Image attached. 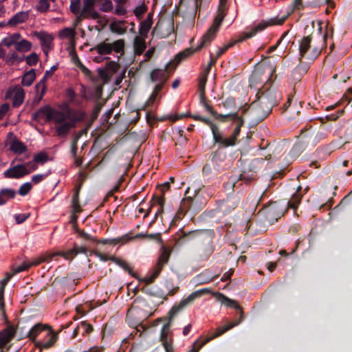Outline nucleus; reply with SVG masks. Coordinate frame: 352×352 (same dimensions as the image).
Segmentation results:
<instances>
[{
    "label": "nucleus",
    "instance_id": "f257e3e1",
    "mask_svg": "<svg viewBox=\"0 0 352 352\" xmlns=\"http://www.w3.org/2000/svg\"><path fill=\"white\" fill-rule=\"evenodd\" d=\"M226 0H220V4L219 6L218 12L217 15L214 16L212 25L204 34L201 38V43L197 46L196 48H186L184 50L179 52L175 56L173 61L168 63L165 66V70H168L170 67L173 66V68H175L176 66L182 61L186 59L190 56L192 55L196 52L200 50L202 47L206 45H210L212 41L216 37L217 33L219 30L223 18L226 16L225 13V3Z\"/></svg>",
    "mask_w": 352,
    "mask_h": 352
},
{
    "label": "nucleus",
    "instance_id": "f03ea898",
    "mask_svg": "<svg viewBox=\"0 0 352 352\" xmlns=\"http://www.w3.org/2000/svg\"><path fill=\"white\" fill-rule=\"evenodd\" d=\"M319 41L318 43L311 45L312 35L303 36L299 41V60L302 58H307L311 61L315 60L323 49L327 48V41L328 38H332L333 34V28H329L328 24L325 26V30H322V24L319 23Z\"/></svg>",
    "mask_w": 352,
    "mask_h": 352
},
{
    "label": "nucleus",
    "instance_id": "7ed1b4c3",
    "mask_svg": "<svg viewBox=\"0 0 352 352\" xmlns=\"http://www.w3.org/2000/svg\"><path fill=\"white\" fill-rule=\"evenodd\" d=\"M210 293L208 288H202L192 292L186 298L182 300L179 304L175 305L168 311V321L162 327L160 333V340L166 352H173L172 345L173 339L168 338V333L171 326V321L175 316L188 305L192 304L196 299L203 295Z\"/></svg>",
    "mask_w": 352,
    "mask_h": 352
},
{
    "label": "nucleus",
    "instance_id": "20e7f679",
    "mask_svg": "<svg viewBox=\"0 0 352 352\" xmlns=\"http://www.w3.org/2000/svg\"><path fill=\"white\" fill-rule=\"evenodd\" d=\"M286 19V16H283L280 19L271 18L267 21H263L261 23L256 24L254 27L251 28L250 31H248L243 34V36H241L240 38L236 41H231L228 44L225 45L223 47L219 48L215 58L218 59L222 54H223L228 49L233 47L236 43L243 41L247 38H252L254 35H256L258 32L263 31L265 28L269 26L274 25H282Z\"/></svg>",
    "mask_w": 352,
    "mask_h": 352
},
{
    "label": "nucleus",
    "instance_id": "39448f33",
    "mask_svg": "<svg viewBox=\"0 0 352 352\" xmlns=\"http://www.w3.org/2000/svg\"><path fill=\"white\" fill-rule=\"evenodd\" d=\"M271 158V155L268 154L265 158H254L251 160L247 166H244L242 173L239 175V177H230L226 185L231 187L232 189L236 186L239 180L243 181L248 183L254 179V174L262 168L265 160Z\"/></svg>",
    "mask_w": 352,
    "mask_h": 352
},
{
    "label": "nucleus",
    "instance_id": "423d86ee",
    "mask_svg": "<svg viewBox=\"0 0 352 352\" xmlns=\"http://www.w3.org/2000/svg\"><path fill=\"white\" fill-rule=\"evenodd\" d=\"M228 120L236 122V126L229 137H223V135L220 133L219 129L214 128V130L212 129V137L214 142L219 144V148L220 149L222 147L227 148L236 145L238 137L241 132V128L244 124V120L238 114L237 118H228Z\"/></svg>",
    "mask_w": 352,
    "mask_h": 352
},
{
    "label": "nucleus",
    "instance_id": "0eeeda50",
    "mask_svg": "<svg viewBox=\"0 0 352 352\" xmlns=\"http://www.w3.org/2000/svg\"><path fill=\"white\" fill-rule=\"evenodd\" d=\"M256 97V100L272 111V108L278 104L282 98V94L278 90L273 88L271 82H270L258 89Z\"/></svg>",
    "mask_w": 352,
    "mask_h": 352
},
{
    "label": "nucleus",
    "instance_id": "6e6552de",
    "mask_svg": "<svg viewBox=\"0 0 352 352\" xmlns=\"http://www.w3.org/2000/svg\"><path fill=\"white\" fill-rule=\"evenodd\" d=\"M271 111L270 109H268L255 100L251 103L248 109L243 111V113L248 114L253 122L258 124L265 119Z\"/></svg>",
    "mask_w": 352,
    "mask_h": 352
},
{
    "label": "nucleus",
    "instance_id": "1a4fd4ad",
    "mask_svg": "<svg viewBox=\"0 0 352 352\" xmlns=\"http://www.w3.org/2000/svg\"><path fill=\"white\" fill-rule=\"evenodd\" d=\"M106 39L104 41L101 42L91 49V52L96 51L100 55H108L113 51L117 54L122 55L124 54V41L119 39L114 41L113 43H107Z\"/></svg>",
    "mask_w": 352,
    "mask_h": 352
},
{
    "label": "nucleus",
    "instance_id": "9d476101",
    "mask_svg": "<svg viewBox=\"0 0 352 352\" xmlns=\"http://www.w3.org/2000/svg\"><path fill=\"white\" fill-rule=\"evenodd\" d=\"M285 212V206L281 205L278 201L270 203L263 208V213L265 214V220L271 225L277 221Z\"/></svg>",
    "mask_w": 352,
    "mask_h": 352
},
{
    "label": "nucleus",
    "instance_id": "9b49d317",
    "mask_svg": "<svg viewBox=\"0 0 352 352\" xmlns=\"http://www.w3.org/2000/svg\"><path fill=\"white\" fill-rule=\"evenodd\" d=\"M16 161L22 162L23 159L15 157L14 160L11 162L10 167L6 170L3 173V175L5 178L20 179L29 175V172L21 164L14 165Z\"/></svg>",
    "mask_w": 352,
    "mask_h": 352
},
{
    "label": "nucleus",
    "instance_id": "f8f14e48",
    "mask_svg": "<svg viewBox=\"0 0 352 352\" xmlns=\"http://www.w3.org/2000/svg\"><path fill=\"white\" fill-rule=\"evenodd\" d=\"M239 204V198L236 196L228 197L219 201L217 209L223 214L230 213Z\"/></svg>",
    "mask_w": 352,
    "mask_h": 352
},
{
    "label": "nucleus",
    "instance_id": "ddd939ff",
    "mask_svg": "<svg viewBox=\"0 0 352 352\" xmlns=\"http://www.w3.org/2000/svg\"><path fill=\"white\" fill-rule=\"evenodd\" d=\"M217 298L218 300L223 305L228 306V307H232V308H234L236 309H238L239 311V314H240V316H239V318L237 321L236 322H231L228 324H227L226 326H229L230 324H236L234 327L238 325L240 322H241V321L243 320V312L241 309V307H240V305H239V304L236 302V301L232 300V299H230L228 297L226 296L224 294H221V293H217ZM226 325H224L223 327H225Z\"/></svg>",
    "mask_w": 352,
    "mask_h": 352
},
{
    "label": "nucleus",
    "instance_id": "4468645a",
    "mask_svg": "<svg viewBox=\"0 0 352 352\" xmlns=\"http://www.w3.org/2000/svg\"><path fill=\"white\" fill-rule=\"evenodd\" d=\"M226 153L218 148L212 155L211 162L213 166L214 174H217L224 169L222 163L226 160Z\"/></svg>",
    "mask_w": 352,
    "mask_h": 352
},
{
    "label": "nucleus",
    "instance_id": "2eb2a0df",
    "mask_svg": "<svg viewBox=\"0 0 352 352\" xmlns=\"http://www.w3.org/2000/svg\"><path fill=\"white\" fill-rule=\"evenodd\" d=\"M235 324H230L229 326L218 327L216 329L215 332L211 336L207 337L197 348H196V346H195V344L196 343H194L192 348L188 352H198L199 351V349L203 346H204L206 344H207L208 342H209L212 340H213V339H214V338H216L223 335L227 331H228L230 329L233 328Z\"/></svg>",
    "mask_w": 352,
    "mask_h": 352
},
{
    "label": "nucleus",
    "instance_id": "dca6fc26",
    "mask_svg": "<svg viewBox=\"0 0 352 352\" xmlns=\"http://www.w3.org/2000/svg\"><path fill=\"white\" fill-rule=\"evenodd\" d=\"M34 35L40 40L42 50L45 54L47 55L48 52L52 48L53 36L45 32H36Z\"/></svg>",
    "mask_w": 352,
    "mask_h": 352
},
{
    "label": "nucleus",
    "instance_id": "f3484780",
    "mask_svg": "<svg viewBox=\"0 0 352 352\" xmlns=\"http://www.w3.org/2000/svg\"><path fill=\"white\" fill-rule=\"evenodd\" d=\"M201 102L203 103L205 109L206 111L210 113L213 117H214L215 119L221 121V122H226L228 121V118H237V112L230 113L228 114H221L217 113L216 111H214L212 106L208 104L206 99L204 100H200Z\"/></svg>",
    "mask_w": 352,
    "mask_h": 352
},
{
    "label": "nucleus",
    "instance_id": "a211bd4d",
    "mask_svg": "<svg viewBox=\"0 0 352 352\" xmlns=\"http://www.w3.org/2000/svg\"><path fill=\"white\" fill-rule=\"evenodd\" d=\"M16 333V329L12 326H9L0 332V344L4 347L14 338Z\"/></svg>",
    "mask_w": 352,
    "mask_h": 352
},
{
    "label": "nucleus",
    "instance_id": "6ab92c4d",
    "mask_svg": "<svg viewBox=\"0 0 352 352\" xmlns=\"http://www.w3.org/2000/svg\"><path fill=\"white\" fill-rule=\"evenodd\" d=\"M170 252L171 251L165 246L162 247L160 255L155 266L156 269H160V272L162 271L164 265H166L169 261Z\"/></svg>",
    "mask_w": 352,
    "mask_h": 352
},
{
    "label": "nucleus",
    "instance_id": "aec40b11",
    "mask_svg": "<svg viewBox=\"0 0 352 352\" xmlns=\"http://www.w3.org/2000/svg\"><path fill=\"white\" fill-rule=\"evenodd\" d=\"M153 13H148L145 20L140 23L139 34L142 37L147 38L148 33L153 24Z\"/></svg>",
    "mask_w": 352,
    "mask_h": 352
},
{
    "label": "nucleus",
    "instance_id": "412c9836",
    "mask_svg": "<svg viewBox=\"0 0 352 352\" xmlns=\"http://www.w3.org/2000/svg\"><path fill=\"white\" fill-rule=\"evenodd\" d=\"M46 336L47 337V340L46 341L41 342L38 341L36 342V346L38 348H40L41 351L43 349H49L51 346L54 345V344L56 341V336L52 332V331L50 329V331H47Z\"/></svg>",
    "mask_w": 352,
    "mask_h": 352
},
{
    "label": "nucleus",
    "instance_id": "4be33fe9",
    "mask_svg": "<svg viewBox=\"0 0 352 352\" xmlns=\"http://www.w3.org/2000/svg\"><path fill=\"white\" fill-rule=\"evenodd\" d=\"M67 120V116L65 113L54 110L50 107V112L48 113L47 121L53 120L56 124L63 123Z\"/></svg>",
    "mask_w": 352,
    "mask_h": 352
},
{
    "label": "nucleus",
    "instance_id": "5701e85b",
    "mask_svg": "<svg viewBox=\"0 0 352 352\" xmlns=\"http://www.w3.org/2000/svg\"><path fill=\"white\" fill-rule=\"evenodd\" d=\"M10 150L16 154H23L28 150V147L16 138H13L10 142Z\"/></svg>",
    "mask_w": 352,
    "mask_h": 352
},
{
    "label": "nucleus",
    "instance_id": "b1692460",
    "mask_svg": "<svg viewBox=\"0 0 352 352\" xmlns=\"http://www.w3.org/2000/svg\"><path fill=\"white\" fill-rule=\"evenodd\" d=\"M48 327L41 323H37L34 325L27 333V337L32 341H35L36 337L44 331Z\"/></svg>",
    "mask_w": 352,
    "mask_h": 352
},
{
    "label": "nucleus",
    "instance_id": "393cba45",
    "mask_svg": "<svg viewBox=\"0 0 352 352\" xmlns=\"http://www.w3.org/2000/svg\"><path fill=\"white\" fill-rule=\"evenodd\" d=\"M28 17V12H17L8 21L7 25L10 26H15L19 23H22L26 21Z\"/></svg>",
    "mask_w": 352,
    "mask_h": 352
},
{
    "label": "nucleus",
    "instance_id": "a878e982",
    "mask_svg": "<svg viewBox=\"0 0 352 352\" xmlns=\"http://www.w3.org/2000/svg\"><path fill=\"white\" fill-rule=\"evenodd\" d=\"M74 126L72 122H65L56 126V132L58 136L65 137L67 135L72 128Z\"/></svg>",
    "mask_w": 352,
    "mask_h": 352
},
{
    "label": "nucleus",
    "instance_id": "bb28decb",
    "mask_svg": "<svg viewBox=\"0 0 352 352\" xmlns=\"http://www.w3.org/2000/svg\"><path fill=\"white\" fill-rule=\"evenodd\" d=\"M16 195V191L11 188H2L0 190V206L6 204L9 199H14Z\"/></svg>",
    "mask_w": 352,
    "mask_h": 352
},
{
    "label": "nucleus",
    "instance_id": "cd10ccee",
    "mask_svg": "<svg viewBox=\"0 0 352 352\" xmlns=\"http://www.w3.org/2000/svg\"><path fill=\"white\" fill-rule=\"evenodd\" d=\"M144 37L135 36L133 42L134 51L136 54L140 55L146 49V42Z\"/></svg>",
    "mask_w": 352,
    "mask_h": 352
},
{
    "label": "nucleus",
    "instance_id": "c85d7f7f",
    "mask_svg": "<svg viewBox=\"0 0 352 352\" xmlns=\"http://www.w3.org/2000/svg\"><path fill=\"white\" fill-rule=\"evenodd\" d=\"M21 37V36L19 33H14L4 38L1 41V44L8 47H10L12 45H14L15 47Z\"/></svg>",
    "mask_w": 352,
    "mask_h": 352
},
{
    "label": "nucleus",
    "instance_id": "c756f323",
    "mask_svg": "<svg viewBox=\"0 0 352 352\" xmlns=\"http://www.w3.org/2000/svg\"><path fill=\"white\" fill-rule=\"evenodd\" d=\"M25 93L22 88L17 87L14 93L12 98V106L14 107H19L23 102Z\"/></svg>",
    "mask_w": 352,
    "mask_h": 352
},
{
    "label": "nucleus",
    "instance_id": "7c9ffc66",
    "mask_svg": "<svg viewBox=\"0 0 352 352\" xmlns=\"http://www.w3.org/2000/svg\"><path fill=\"white\" fill-rule=\"evenodd\" d=\"M195 201V198L192 199L191 197H187L184 201L182 203V206L179 208L177 213L175 214L176 217L178 219H181V216L184 214V209H186L188 210H191L192 207V204Z\"/></svg>",
    "mask_w": 352,
    "mask_h": 352
},
{
    "label": "nucleus",
    "instance_id": "2f4dec72",
    "mask_svg": "<svg viewBox=\"0 0 352 352\" xmlns=\"http://www.w3.org/2000/svg\"><path fill=\"white\" fill-rule=\"evenodd\" d=\"M131 238L128 237L127 235L122 236L121 237H118L115 239H104L101 240H96V241L98 243H101L102 245H107V244H111V245H116L119 243H123L128 241L130 240Z\"/></svg>",
    "mask_w": 352,
    "mask_h": 352
},
{
    "label": "nucleus",
    "instance_id": "473e14b6",
    "mask_svg": "<svg viewBox=\"0 0 352 352\" xmlns=\"http://www.w3.org/2000/svg\"><path fill=\"white\" fill-rule=\"evenodd\" d=\"M208 80V76L206 74H201L199 78L198 89L199 93L200 100H205V88Z\"/></svg>",
    "mask_w": 352,
    "mask_h": 352
},
{
    "label": "nucleus",
    "instance_id": "72a5a7b5",
    "mask_svg": "<svg viewBox=\"0 0 352 352\" xmlns=\"http://www.w3.org/2000/svg\"><path fill=\"white\" fill-rule=\"evenodd\" d=\"M74 193L72 199V210L74 212H80L82 211L81 206L80 205L79 192L80 187H75Z\"/></svg>",
    "mask_w": 352,
    "mask_h": 352
},
{
    "label": "nucleus",
    "instance_id": "f704fd0d",
    "mask_svg": "<svg viewBox=\"0 0 352 352\" xmlns=\"http://www.w3.org/2000/svg\"><path fill=\"white\" fill-rule=\"evenodd\" d=\"M36 78L35 70L34 69L25 72L22 77L21 84L23 86H30Z\"/></svg>",
    "mask_w": 352,
    "mask_h": 352
},
{
    "label": "nucleus",
    "instance_id": "c9c22d12",
    "mask_svg": "<svg viewBox=\"0 0 352 352\" xmlns=\"http://www.w3.org/2000/svg\"><path fill=\"white\" fill-rule=\"evenodd\" d=\"M50 112V106L46 105L40 108L38 111L33 113L32 119L36 122H40L41 118L44 116H46L47 120H48V113Z\"/></svg>",
    "mask_w": 352,
    "mask_h": 352
},
{
    "label": "nucleus",
    "instance_id": "e433bc0d",
    "mask_svg": "<svg viewBox=\"0 0 352 352\" xmlns=\"http://www.w3.org/2000/svg\"><path fill=\"white\" fill-rule=\"evenodd\" d=\"M94 5V0H83V6L80 13V16L83 18L87 17V14L92 12Z\"/></svg>",
    "mask_w": 352,
    "mask_h": 352
},
{
    "label": "nucleus",
    "instance_id": "4c0bfd02",
    "mask_svg": "<svg viewBox=\"0 0 352 352\" xmlns=\"http://www.w3.org/2000/svg\"><path fill=\"white\" fill-rule=\"evenodd\" d=\"M151 80L153 82H165L166 76L164 72L159 69H153L151 73Z\"/></svg>",
    "mask_w": 352,
    "mask_h": 352
},
{
    "label": "nucleus",
    "instance_id": "58836bf2",
    "mask_svg": "<svg viewBox=\"0 0 352 352\" xmlns=\"http://www.w3.org/2000/svg\"><path fill=\"white\" fill-rule=\"evenodd\" d=\"M113 262L122 267L124 271L127 272L132 276L135 277V274L133 272L132 267L124 260L115 257L113 258Z\"/></svg>",
    "mask_w": 352,
    "mask_h": 352
},
{
    "label": "nucleus",
    "instance_id": "ea45409f",
    "mask_svg": "<svg viewBox=\"0 0 352 352\" xmlns=\"http://www.w3.org/2000/svg\"><path fill=\"white\" fill-rule=\"evenodd\" d=\"M32 46V45L30 41L22 39L17 43L16 46H15V50L21 52H27L31 50Z\"/></svg>",
    "mask_w": 352,
    "mask_h": 352
},
{
    "label": "nucleus",
    "instance_id": "a19ab883",
    "mask_svg": "<svg viewBox=\"0 0 352 352\" xmlns=\"http://www.w3.org/2000/svg\"><path fill=\"white\" fill-rule=\"evenodd\" d=\"M56 254H58V256L63 257L65 260L72 261L73 260L76 255V250L74 246L73 248L68 250L67 251H58L56 252Z\"/></svg>",
    "mask_w": 352,
    "mask_h": 352
},
{
    "label": "nucleus",
    "instance_id": "79ce46f5",
    "mask_svg": "<svg viewBox=\"0 0 352 352\" xmlns=\"http://www.w3.org/2000/svg\"><path fill=\"white\" fill-rule=\"evenodd\" d=\"M25 56H19L16 52H12L7 55L6 61L8 65H12L16 63H21L23 61Z\"/></svg>",
    "mask_w": 352,
    "mask_h": 352
},
{
    "label": "nucleus",
    "instance_id": "37998d69",
    "mask_svg": "<svg viewBox=\"0 0 352 352\" xmlns=\"http://www.w3.org/2000/svg\"><path fill=\"white\" fill-rule=\"evenodd\" d=\"M309 69V65L307 63L302 62L300 60V63L294 69V74H299L300 76L305 75Z\"/></svg>",
    "mask_w": 352,
    "mask_h": 352
},
{
    "label": "nucleus",
    "instance_id": "c03bdc74",
    "mask_svg": "<svg viewBox=\"0 0 352 352\" xmlns=\"http://www.w3.org/2000/svg\"><path fill=\"white\" fill-rule=\"evenodd\" d=\"M6 287L0 285V310L4 320L8 321V318L6 314V304L4 300V292Z\"/></svg>",
    "mask_w": 352,
    "mask_h": 352
},
{
    "label": "nucleus",
    "instance_id": "a18cd8bd",
    "mask_svg": "<svg viewBox=\"0 0 352 352\" xmlns=\"http://www.w3.org/2000/svg\"><path fill=\"white\" fill-rule=\"evenodd\" d=\"M47 78H49L48 77H45V75L44 74V76L42 78V79L36 85V88L38 91H39L40 89H41V95H40V96L38 98V101H40L43 98V96H44V94L45 93V91H46L45 82H46Z\"/></svg>",
    "mask_w": 352,
    "mask_h": 352
},
{
    "label": "nucleus",
    "instance_id": "49530a36",
    "mask_svg": "<svg viewBox=\"0 0 352 352\" xmlns=\"http://www.w3.org/2000/svg\"><path fill=\"white\" fill-rule=\"evenodd\" d=\"M153 199H155L156 203L160 206L159 209L156 212L155 214V219H157L158 215L161 214L164 212V206L165 204V197H157L155 195H153Z\"/></svg>",
    "mask_w": 352,
    "mask_h": 352
},
{
    "label": "nucleus",
    "instance_id": "de8ad7c7",
    "mask_svg": "<svg viewBox=\"0 0 352 352\" xmlns=\"http://www.w3.org/2000/svg\"><path fill=\"white\" fill-rule=\"evenodd\" d=\"M160 273H161V272L160 271V269H156L155 267H154L153 274L151 276H149L148 277H144V278H142L140 280L142 282L145 283L146 285L151 284L158 277V276L160 275Z\"/></svg>",
    "mask_w": 352,
    "mask_h": 352
},
{
    "label": "nucleus",
    "instance_id": "09e8293b",
    "mask_svg": "<svg viewBox=\"0 0 352 352\" xmlns=\"http://www.w3.org/2000/svg\"><path fill=\"white\" fill-rule=\"evenodd\" d=\"M54 1L55 0H39L36 6V10L40 12H47L50 8V1Z\"/></svg>",
    "mask_w": 352,
    "mask_h": 352
},
{
    "label": "nucleus",
    "instance_id": "8fccbe9b",
    "mask_svg": "<svg viewBox=\"0 0 352 352\" xmlns=\"http://www.w3.org/2000/svg\"><path fill=\"white\" fill-rule=\"evenodd\" d=\"M301 198L302 196L300 195L294 193L292 195V200L287 201V207H289L295 210L297 208L298 204L300 202Z\"/></svg>",
    "mask_w": 352,
    "mask_h": 352
},
{
    "label": "nucleus",
    "instance_id": "3c124183",
    "mask_svg": "<svg viewBox=\"0 0 352 352\" xmlns=\"http://www.w3.org/2000/svg\"><path fill=\"white\" fill-rule=\"evenodd\" d=\"M48 160V155L45 152H40L34 156V162L41 164H45Z\"/></svg>",
    "mask_w": 352,
    "mask_h": 352
},
{
    "label": "nucleus",
    "instance_id": "603ef678",
    "mask_svg": "<svg viewBox=\"0 0 352 352\" xmlns=\"http://www.w3.org/2000/svg\"><path fill=\"white\" fill-rule=\"evenodd\" d=\"M192 118L196 120H199L204 124L208 125L212 131V129L214 130V128L219 129L218 126L214 124L209 118H204L200 116H192Z\"/></svg>",
    "mask_w": 352,
    "mask_h": 352
},
{
    "label": "nucleus",
    "instance_id": "864d4df0",
    "mask_svg": "<svg viewBox=\"0 0 352 352\" xmlns=\"http://www.w3.org/2000/svg\"><path fill=\"white\" fill-rule=\"evenodd\" d=\"M125 21H121L118 23L111 24V29L113 32H117L120 34H124L126 32V28H123L122 25L124 24Z\"/></svg>",
    "mask_w": 352,
    "mask_h": 352
},
{
    "label": "nucleus",
    "instance_id": "5fc2aeb1",
    "mask_svg": "<svg viewBox=\"0 0 352 352\" xmlns=\"http://www.w3.org/2000/svg\"><path fill=\"white\" fill-rule=\"evenodd\" d=\"M26 63L30 66H34L38 61V56L35 53L32 52L28 56H25Z\"/></svg>",
    "mask_w": 352,
    "mask_h": 352
},
{
    "label": "nucleus",
    "instance_id": "6e6d98bb",
    "mask_svg": "<svg viewBox=\"0 0 352 352\" xmlns=\"http://www.w3.org/2000/svg\"><path fill=\"white\" fill-rule=\"evenodd\" d=\"M32 188V185L30 182H26L23 184L19 189V194L21 196L27 195Z\"/></svg>",
    "mask_w": 352,
    "mask_h": 352
},
{
    "label": "nucleus",
    "instance_id": "4d7b16f0",
    "mask_svg": "<svg viewBox=\"0 0 352 352\" xmlns=\"http://www.w3.org/2000/svg\"><path fill=\"white\" fill-rule=\"evenodd\" d=\"M80 0H71L70 10L74 14L80 13Z\"/></svg>",
    "mask_w": 352,
    "mask_h": 352
},
{
    "label": "nucleus",
    "instance_id": "13d9d810",
    "mask_svg": "<svg viewBox=\"0 0 352 352\" xmlns=\"http://www.w3.org/2000/svg\"><path fill=\"white\" fill-rule=\"evenodd\" d=\"M79 327H80V330H82V334H89L94 330L91 324L87 323L85 321H82L80 323Z\"/></svg>",
    "mask_w": 352,
    "mask_h": 352
},
{
    "label": "nucleus",
    "instance_id": "bf43d9fd",
    "mask_svg": "<svg viewBox=\"0 0 352 352\" xmlns=\"http://www.w3.org/2000/svg\"><path fill=\"white\" fill-rule=\"evenodd\" d=\"M102 104L101 102H97L92 110L91 115V121H94L96 120L99 116V113L102 109Z\"/></svg>",
    "mask_w": 352,
    "mask_h": 352
},
{
    "label": "nucleus",
    "instance_id": "052dcab7",
    "mask_svg": "<svg viewBox=\"0 0 352 352\" xmlns=\"http://www.w3.org/2000/svg\"><path fill=\"white\" fill-rule=\"evenodd\" d=\"M140 236H146L149 239L156 241L159 243H162V239L161 237L160 233H155V234H138L135 237H140Z\"/></svg>",
    "mask_w": 352,
    "mask_h": 352
},
{
    "label": "nucleus",
    "instance_id": "680f3d73",
    "mask_svg": "<svg viewBox=\"0 0 352 352\" xmlns=\"http://www.w3.org/2000/svg\"><path fill=\"white\" fill-rule=\"evenodd\" d=\"M210 60L209 63H208L206 67L205 68L204 71L201 72V74H206L208 76L211 70V68L213 65H214L217 63V59L213 57L212 53L210 54Z\"/></svg>",
    "mask_w": 352,
    "mask_h": 352
},
{
    "label": "nucleus",
    "instance_id": "e2e57ef3",
    "mask_svg": "<svg viewBox=\"0 0 352 352\" xmlns=\"http://www.w3.org/2000/svg\"><path fill=\"white\" fill-rule=\"evenodd\" d=\"M147 8L144 5L138 6L134 10V14L138 19H141L143 14L146 12Z\"/></svg>",
    "mask_w": 352,
    "mask_h": 352
},
{
    "label": "nucleus",
    "instance_id": "0e129e2a",
    "mask_svg": "<svg viewBox=\"0 0 352 352\" xmlns=\"http://www.w3.org/2000/svg\"><path fill=\"white\" fill-rule=\"evenodd\" d=\"M80 139V135H75L72 141L71 144V153L74 157L76 156L78 150V141Z\"/></svg>",
    "mask_w": 352,
    "mask_h": 352
},
{
    "label": "nucleus",
    "instance_id": "69168bd1",
    "mask_svg": "<svg viewBox=\"0 0 352 352\" xmlns=\"http://www.w3.org/2000/svg\"><path fill=\"white\" fill-rule=\"evenodd\" d=\"M93 253L94 255L98 257L100 260L102 261H111L113 262V258H115V256H108L105 254H103L96 250H94Z\"/></svg>",
    "mask_w": 352,
    "mask_h": 352
},
{
    "label": "nucleus",
    "instance_id": "338daca9",
    "mask_svg": "<svg viewBox=\"0 0 352 352\" xmlns=\"http://www.w3.org/2000/svg\"><path fill=\"white\" fill-rule=\"evenodd\" d=\"M101 10L103 12H109L113 9V5L111 0H103L101 3Z\"/></svg>",
    "mask_w": 352,
    "mask_h": 352
},
{
    "label": "nucleus",
    "instance_id": "774afa93",
    "mask_svg": "<svg viewBox=\"0 0 352 352\" xmlns=\"http://www.w3.org/2000/svg\"><path fill=\"white\" fill-rule=\"evenodd\" d=\"M21 164L24 166L26 170L29 172V174L36 170L38 168L36 163L34 162V160L25 163H21Z\"/></svg>",
    "mask_w": 352,
    "mask_h": 352
}]
</instances>
